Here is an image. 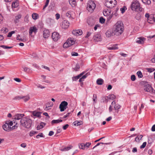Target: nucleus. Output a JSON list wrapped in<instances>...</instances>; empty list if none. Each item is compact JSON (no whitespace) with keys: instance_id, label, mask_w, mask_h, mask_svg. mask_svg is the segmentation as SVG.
<instances>
[{"instance_id":"f8f14e48","label":"nucleus","mask_w":155,"mask_h":155,"mask_svg":"<svg viewBox=\"0 0 155 155\" xmlns=\"http://www.w3.org/2000/svg\"><path fill=\"white\" fill-rule=\"evenodd\" d=\"M38 29L35 26L31 27L29 29V35H31L33 32L36 33Z\"/></svg>"},{"instance_id":"f03ea898","label":"nucleus","mask_w":155,"mask_h":155,"mask_svg":"<svg viewBox=\"0 0 155 155\" xmlns=\"http://www.w3.org/2000/svg\"><path fill=\"white\" fill-rule=\"evenodd\" d=\"M130 8L132 10L138 12H142L144 10V9L140 7V3L137 0L133 1L132 2Z\"/></svg>"},{"instance_id":"c85d7f7f","label":"nucleus","mask_w":155,"mask_h":155,"mask_svg":"<svg viewBox=\"0 0 155 155\" xmlns=\"http://www.w3.org/2000/svg\"><path fill=\"white\" fill-rule=\"evenodd\" d=\"M104 82L103 80L102 79H98L97 80V84L101 85L103 84Z\"/></svg>"},{"instance_id":"bb28decb","label":"nucleus","mask_w":155,"mask_h":155,"mask_svg":"<svg viewBox=\"0 0 155 155\" xmlns=\"http://www.w3.org/2000/svg\"><path fill=\"white\" fill-rule=\"evenodd\" d=\"M62 120H61V119L54 120H53L51 121V123L52 124H58L60 122H62Z\"/></svg>"},{"instance_id":"69168bd1","label":"nucleus","mask_w":155,"mask_h":155,"mask_svg":"<svg viewBox=\"0 0 155 155\" xmlns=\"http://www.w3.org/2000/svg\"><path fill=\"white\" fill-rule=\"evenodd\" d=\"M55 16L57 19H59L60 17V15L58 13L56 14L55 15Z\"/></svg>"},{"instance_id":"0e129e2a","label":"nucleus","mask_w":155,"mask_h":155,"mask_svg":"<svg viewBox=\"0 0 155 155\" xmlns=\"http://www.w3.org/2000/svg\"><path fill=\"white\" fill-rule=\"evenodd\" d=\"M54 132L52 131H51L49 132V133L48 134V135L49 136H51L53 135L54 134Z\"/></svg>"},{"instance_id":"f257e3e1","label":"nucleus","mask_w":155,"mask_h":155,"mask_svg":"<svg viewBox=\"0 0 155 155\" xmlns=\"http://www.w3.org/2000/svg\"><path fill=\"white\" fill-rule=\"evenodd\" d=\"M116 35H119L122 33L124 30V25L123 23L120 21L117 22L112 28Z\"/></svg>"},{"instance_id":"423d86ee","label":"nucleus","mask_w":155,"mask_h":155,"mask_svg":"<svg viewBox=\"0 0 155 155\" xmlns=\"http://www.w3.org/2000/svg\"><path fill=\"white\" fill-rule=\"evenodd\" d=\"M117 4L115 0H106L105 5L108 8H112Z\"/></svg>"},{"instance_id":"6ab92c4d","label":"nucleus","mask_w":155,"mask_h":155,"mask_svg":"<svg viewBox=\"0 0 155 155\" xmlns=\"http://www.w3.org/2000/svg\"><path fill=\"white\" fill-rule=\"evenodd\" d=\"M70 46L73 45L75 43V41L73 38H69L67 41Z\"/></svg>"},{"instance_id":"338daca9","label":"nucleus","mask_w":155,"mask_h":155,"mask_svg":"<svg viewBox=\"0 0 155 155\" xmlns=\"http://www.w3.org/2000/svg\"><path fill=\"white\" fill-rule=\"evenodd\" d=\"M151 130L152 131H155V124L153 125L151 128Z\"/></svg>"},{"instance_id":"603ef678","label":"nucleus","mask_w":155,"mask_h":155,"mask_svg":"<svg viewBox=\"0 0 155 155\" xmlns=\"http://www.w3.org/2000/svg\"><path fill=\"white\" fill-rule=\"evenodd\" d=\"M79 147L81 149H82L84 150V149L85 147H84V143H81L80 145H79Z\"/></svg>"},{"instance_id":"72a5a7b5","label":"nucleus","mask_w":155,"mask_h":155,"mask_svg":"<svg viewBox=\"0 0 155 155\" xmlns=\"http://www.w3.org/2000/svg\"><path fill=\"white\" fill-rule=\"evenodd\" d=\"M142 2L146 4L150 5L151 2L150 0H141Z\"/></svg>"},{"instance_id":"f704fd0d","label":"nucleus","mask_w":155,"mask_h":155,"mask_svg":"<svg viewBox=\"0 0 155 155\" xmlns=\"http://www.w3.org/2000/svg\"><path fill=\"white\" fill-rule=\"evenodd\" d=\"M23 98L24 101L26 102L27 101H28L30 99V97L29 96H22Z\"/></svg>"},{"instance_id":"e433bc0d","label":"nucleus","mask_w":155,"mask_h":155,"mask_svg":"<svg viewBox=\"0 0 155 155\" xmlns=\"http://www.w3.org/2000/svg\"><path fill=\"white\" fill-rule=\"evenodd\" d=\"M16 39L17 40H18L20 41H26V39L25 37H24L23 38H19L18 37L16 38Z\"/></svg>"},{"instance_id":"9d476101","label":"nucleus","mask_w":155,"mask_h":155,"mask_svg":"<svg viewBox=\"0 0 155 155\" xmlns=\"http://www.w3.org/2000/svg\"><path fill=\"white\" fill-rule=\"evenodd\" d=\"M51 37L54 41H57L60 38V35L56 32H54L52 33Z\"/></svg>"},{"instance_id":"4468645a","label":"nucleus","mask_w":155,"mask_h":155,"mask_svg":"<svg viewBox=\"0 0 155 155\" xmlns=\"http://www.w3.org/2000/svg\"><path fill=\"white\" fill-rule=\"evenodd\" d=\"M146 39L143 37H140L137 38V39L136 41V43L139 44H143L144 41Z\"/></svg>"},{"instance_id":"473e14b6","label":"nucleus","mask_w":155,"mask_h":155,"mask_svg":"<svg viewBox=\"0 0 155 155\" xmlns=\"http://www.w3.org/2000/svg\"><path fill=\"white\" fill-rule=\"evenodd\" d=\"M107 97L109 99L113 100L115 98L116 96L113 94H112L109 95Z\"/></svg>"},{"instance_id":"4c0bfd02","label":"nucleus","mask_w":155,"mask_h":155,"mask_svg":"<svg viewBox=\"0 0 155 155\" xmlns=\"http://www.w3.org/2000/svg\"><path fill=\"white\" fill-rule=\"evenodd\" d=\"M117 45H115L113 46L112 47H110L108 48L109 50H115L118 49V48L117 47Z\"/></svg>"},{"instance_id":"20e7f679","label":"nucleus","mask_w":155,"mask_h":155,"mask_svg":"<svg viewBox=\"0 0 155 155\" xmlns=\"http://www.w3.org/2000/svg\"><path fill=\"white\" fill-rule=\"evenodd\" d=\"M144 90L152 94L155 93V90L153 89L151 85L147 82H144Z\"/></svg>"},{"instance_id":"6e6552de","label":"nucleus","mask_w":155,"mask_h":155,"mask_svg":"<svg viewBox=\"0 0 155 155\" xmlns=\"http://www.w3.org/2000/svg\"><path fill=\"white\" fill-rule=\"evenodd\" d=\"M68 103L67 102L64 101H62L59 105V108L61 112L64 111L67 107Z\"/></svg>"},{"instance_id":"aec40b11","label":"nucleus","mask_w":155,"mask_h":155,"mask_svg":"<svg viewBox=\"0 0 155 155\" xmlns=\"http://www.w3.org/2000/svg\"><path fill=\"white\" fill-rule=\"evenodd\" d=\"M94 40L95 41H101V39L100 35L96 34L93 38Z\"/></svg>"},{"instance_id":"f3484780","label":"nucleus","mask_w":155,"mask_h":155,"mask_svg":"<svg viewBox=\"0 0 155 155\" xmlns=\"http://www.w3.org/2000/svg\"><path fill=\"white\" fill-rule=\"evenodd\" d=\"M3 129L5 131H9L11 130V127H10L8 124L5 122V124L2 126Z\"/></svg>"},{"instance_id":"864d4df0","label":"nucleus","mask_w":155,"mask_h":155,"mask_svg":"<svg viewBox=\"0 0 155 155\" xmlns=\"http://www.w3.org/2000/svg\"><path fill=\"white\" fill-rule=\"evenodd\" d=\"M84 147L88 148L91 145V143L90 142H87L85 144L84 143Z\"/></svg>"},{"instance_id":"b1692460","label":"nucleus","mask_w":155,"mask_h":155,"mask_svg":"<svg viewBox=\"0 0 155 155\" xmlns=\"http://www.w3.org/2000/svg\"><path fill=\"white\" fill-rule=\"evenodd\" d=\"M84 73L85 72H83L82 73L80 74L79 75H78V76L73 77V80L74 81V80H76L78 79L81 77L83 75H84Z\"/></svg>"},{"instance_id":"e2e57ef3","label":"nucleus","mask_w":155,"mask_h":155,"mask_svg":"<svg viewBox=\"0 0 155 155\" xmlns=\"http://www.w3.org/2000/svg\"><path fill=\"white\" fill-rule=\"evenodd\" d=\"M147 70L148 71L150 72H151L152 71H154L155 70L153 68H147Z\"/></svg>"},{"instance_id":"de8ad7c7","label":"nucleus","mask_w":155,"mask_h":155,"mask_svg":"<svg viewBox=\"0 0 155 155\" xmlns=\"http://www.w3.org/2000/svg\"><path fill=\"white\" fill-rule=\"evenodd\" d=\"M71 12L70 11L68 12L66 14V16L68 18H70L71 17Z\"/></svg>"},{"instance_id":"bf43d9fd","label":"nucleus","mask_w":155,"mask_h":155,"mask_svg":"<svg viewBox=\"0 0 155 155\" xmlns=\"http://www.w3.org/2000/svg\"><path fill=\"white\" fill-rule=\"evenodd\" d=\"M117 10H118V9H117L115 10V11L112 12V14L116 16H117Z\"/></svg>"},{"instance_id":"1a4fd4ad","label":"nucleus","mask_w":155,"mask_h":155,"mask_svg":"<svg viewBox=\"0 0 155 155\" xmlns=\"http://www.w3.org/2000/svg\"><path fill=\"white\" fill-rule=\"evenodd\" d=\"M105 34L106 37L108 38L116 35L114 32V31L112 28L107 30L105 33Z\"/></svg>"},{"instance_id":"ddd939ff","label":"nucleus","mask_w":155,"mask_h":155,"mask_svg":"<svg viewBox=\"0 0 155 155\" xmlns=\"http://www.w3.org/2000/svg\"><path fill=\"white\" fill-rule=\"evenodd\" d=\"M72 33L74 35L78 36L81 35L82 34V31L81 29L73 30Z\"/></svg>"},{"instance_id":"a18cd8bd","label":"nucleus","mask_w":155,"mask_h":155,"mask_svg":"<svg viewBox=\"0 0 155 155\" xmlns=\"http://www.w3.org/2000/svg\"><path fill=\"white\" fill-rule=\"evenodd\" d=\"M6 122L8 124L9 126L10 127L12 126L13 124V122L12 121H6Z\"/></svg>"},{"instance_id":"dca6fc26","label":"nucleus","mask_w":155,"mask_h":155,"mask_svg":"<svg viewBox=\"0 0 155 155\" xmlns=\"http://www.w3.org/2000/svg\"><path fill=\"white\" fill-rule=\"evenodd\" d=\"M87 23L89 25L91 26L94 25L95 23V21L92 18H90L87 20Z\"/></svg>"},{"instance_id":"a878e982","label":"nucleus","mask_w":155,"mask_h":155,"mask_svg":"<svg viewBox=\"0 0 155 155\" xmlns=\"http://www.w3.org/2000/svg\"><path fill=\"white\" fill-rule=\"evenodd\" d=\"M45 124L43 122H41L40 125H38L37 128L38 130L40 129H41L43 128L45 125Z\"/></svg>"},{"instance_id":"c756f323","label":"nucleus","mask_w":155,"mask_h":155,"mask_svg":"<svg viewBox=\"0 0 155 155\" xmlns=\"http://www.w3.org/2000/svg\"><path fill=\"white\" fill-rule=\"evenodd\" d=\"M32 17L33 19L36 20L38 18V14L35 13H33L32 15Z\"/></svg>"},{"instance_id":"79ce46f5","label":"nucleus","mask_w":155,"mask_h":155,"mask_svg":"<svg viewBox=\"0 0 155 155\" xmlns=\"http://www.w3.org/2000/svg\"><path fill=\"white\" fill-rule=\"evenodd\" d=\"M68 43L67 42V41L66 42L64 43L63 45V48H66L70 47Z\"/></svg>"},{"instance_id":"2f4dec72","label":"nucleus","mask_w":155,"mask_h":155,"mask_svg":"<svg viewBox=\"0 0 155 155\" xmlns=\"http://www.w3.org/2000/svg\"><path fill=\"white\" fill-rule=\"evenodd\" d=\"M41 113L39 112H33V114L34 116L39 117L40 116Z\"/></svg>"},{"instance_id":"4d7b16f0","label":"nucleus","mask_w":155,"mask_h":155,"mask_svg":"<svg viewBox=\"0 0 155 155\" xmlns=\"http://www.w3.org/2000/svg\"><path fill=\"white\" fill-rule=\"evenodd\" d=\"M18 126V125H17V122L16 123V124L14 125L12 127H11V130H13L14 129H15L16 128H17Z\"/></svg>"},{"instance_id":"13d9d810","label":"nucleus","mask_w":155,"mask_h":155,"mask_svg":"<svg viewBox=\"0 0 155 155\" xmlns=\"http://www.w3.org/2000/svg\"><path fill=\"white\" fill-rule=\"evenodd\" d=\"M78 54L75 52H73L71 53V55L72 56H78Z\"/></svg>"},{"instance_id":"5701e85b","label":"nucleus","mask_w":155,"mask_h":155,"mask_svg":"<svg viewBox=\"0 0 155 155\" xmlns=\"http://www.w3.org/2000/svg\"><path fill=\"white\" fill-rule=\"evenodd\" d=\"M69 2L73 7H75L76 5L75 0H69Z\"/></svg>"},{"instance_id":"2eb2a0df","label":"nucleus","mask_w":155,"mask_h":155,"mask_svg":"<svg viewBox=\"0 0 155 155\" xmlns=\"http://www.w3.org/2000/svg\"><path fill=\"white\" fill-rule=\"evenodd\" d=\"M43 37L45 38H46L49 36L50 32L48 29H45L43 31Z\"/></svg>"},{"instance_id":"9b49d317","label":"nucleus","mask_w":155,"mask_h":155,"mask_svg":"<svg viewBox=\"0 0 155 155\" xmlns=\"http://www.w3.org/2000/svg\"><path fill=\"white\" fill-rule=\"evenodd\" d=\"M69 22L67 20H64L63 22L62 28L63 29H66L68 28L69 26Z\"/></svg>"},{"instance_id":"7c9ffc66","label":"nucleus","mask_w":155,"mask_h":155,"mask_svg":"<svg viewBox=\"0 0 155 155\" xmlns=\"http://www.w3.org/2000/svg\"><path fill=\"white\" fill-rule=\"evenodd\" d=\"M22 68L23 69V71H24L25 72H26L27 73H30L31 72L30 69L28 68L24 67H22Z\"/></svg>"},{"instance_id":"412c9836","label":"nucleus","mask_w":155,"mask_h":155,"mask_svg":"<svg viewBox=\"0 0 155 155\" xmlns=\"http://www.w3.org/2000/svg\"><path fill=\"white\" fill-rule=\"evenodd\" d=\"M72 147V146L70 145L69 146L67 147H66L64 146H62L60 148V150L63 151H68L71 149Z\"/></svg>"},{"instance_id":"c03bdc74","label":"nucleus","mask_w":155,"mask_h":155,"mask_svg":"<svg viewBox=\"0 0 155 155\" xmlns=\"http://www.w3.org/2000/svg\"><path fill=\"white\" fill-rule=\"evenodd\" d=\"M89 74L88 73H87L86 74H85L84 75H83L82 77L81 78L83 80H84V79L86 78L87 77Z\"/></svg>"},{"instance_id":"774afa93","label":"nucleus","mask_w":155,"mask_h":155,"mask_svg":"<svg viewBox=\"0 0 155 155\" xmlns=\"http://www.w3.org/2000/svg\"><path fill=\"white\" fill-rule=\"evenodd\" d=\"M151 61L152 62L155 63V54L154 55V57L151 59Z\"/></svg>"},{"instance_id":"6e6d98bb","label":"nucleus","mask_w":155,"mask_h":155,"mask_svg":"<svg viewBox=\"0 0 155 155\" xmlns=\"http://www.w3.org/2000/svg\"><path fill=\"white\" fill-rule=\"evenodd\" d=\"M131 79L132 81H134L136 80V78L135 75H132L131 76Z\"/></svg>"},{"instance_id":"a211bd4d","label":"nucleus","mask_w":155,"mask_h":155,"mask_svg":"<svg viewBox=\"0 0 155 155\" xmlns=\"http://www.w3.org/2000/svg\"><path fill=\"white\" fill-rule=\"evenodd\" d=\"M112 105H114V108L115 110H118L120 108L121 106L117 104H116L115 101H113L111 103Z\"/></svg>"},{"instance_id":"ea45409f","label":"nucleus","mask_w":155,"mask_h":155,"mask_svg":"<svg viewBox=\"0 0 155 155\" xmlns=\"http://www.w3.org/2000/svg\"><path fill=\"white\" fill-rule=\"evenodd\" d=\"M80 68V66L78 64H77L75 66V67L73 69L76 71H78Z\"/></svg>"},{"instance_id":"39448f33","label":"nucleus","mask_w":155,"mask_h":155,"mask_svg":"<svg viewBox=\"0 0 155 155\" xmlns=\"http://www.w3.org/2000/svg\"><path fill=\"white\" fill-rule=\"evenodd\" d=\"M95 7L96 5L94 1L90 0L87 3V9L89 12H92Z\"/></svg>"},{"instance_id":"09e8293b","label":"nucleus","mask_w":155,"mask_h":155,"mask_svg":"<svg viewBox=\"0 0 155 155\" xmlns=\"http://www.w3.org/2000/svg\"><path fill=\"white\" fill-rule=\"evenodd\" d=\"M147 144L146 142H144L140 146V149L144 148L145 146H146Z\"/></svg>"},{"instance_id":"5fc2aeb1","label":"nucleus","mask_w":155,"mask_h":155,"mask_svg":"<svg viewBox=\"0 0 155 155\" xmlns=\"http://www.w3.org/2000/svg\"><path fill=\"white\" fill-rule=\"evenodd\" d=\"M23 98L22 96H17L15 97L14 98V100H19L20 99H22Z\"/></svg>"},{"instance_id":"680f3d73","label":"nucleus","mask_w":155,"mask_h":155,"mask_svg":"<svg viewBox=\"0 0 155 155\" xmlns=\"http://www.w3.org/2000/svg\"><path fill=\"white\" fill-rule=\"evenodd\" d=\"M14 80L15 81L17 82H20L21 81V80L20 79L18 78H15L14 79Z\"/></svg>"},{"instance_id":"58836bf2","label":"nucleus","mask_w":155,"mask_h":155,"mask_svg":"<svg viewBox=\"0 0 155 155\" xmlns=\"http://www.w3.org/2000/svg\"><path fill=\"white\" fill-rule=\"evenodd\" d=\"M137 74L138 77L140 78H141L143 77L142 73L140 71H137Z\"/></svg>"},{"instance_id":"c9c22d12","label":"nucleus","mask_w":155,"mask_h":155,"mask_svg":"<svg viewBox=\"0 0 155 155\" xmlns=\"http://www.w3.org/2000/svg\"><path fill=\"white\" fill-rule=\"evenodd\" d=\"M93 100L94 103H96L97 101V96L96 94H94L93 95Z\"/></svg>"},{"instance_id":"3c124183","label":"nucleus","mask_w":155,"mask_h":155,"mask_svg":"<svg viewBox=\"0 0 155 155\" xmlns=\"http://www.w3.org/2000/svg\"><path fill=\"white\" fill-rule=\"evenodd\" d=\"M126 9V7L124 6L123 8H120V10L121 12L122 13H123L124 12L125 10Z\"/></svg>"},{"instance_id":"37998d69","label":"nucleus","mask_w":155,"mask_h":155,"mask_svg":"<svg viewBox=\"0 0 155 155\" xmlns=\"http://www.w3.org/2000/svg\"><path fill=\"white\" fill-rule=\"evenodd\" d=\"M105 20L104 18L103 17H101L100 18L99 21L101 23H104L105 22Z\"/></svg>"},{"instance_id":"393cba45","label":"nucleus","mask_w":155,"mask_h":155,"mask_svg":"<svg viewBox=\"0 0 155 155\" xmlns=\"http://www.w3.org/2000/svg\"><path fill=\"white\" fill-rule=\"evenodd\" d=\"M17 1L14 2L12 3V7L13 8H16L17 7L19 6V4L18 3Z\"/></svg>"},{"instance_id":"052dcab7","label":"nucleus","mask_w":155,"mask_h":155,"mask_svg":"<svg viewBox=\"0 0 155 155\" xmlns=\"http://www.w3.org/2000/svg\"><path fill=\"white\" fill-rule=\"evenodd\" d=\"M69 127V125L68 124H66L63 126V129L64 130H66Z\"/></svg>"},{"instance_id":"8fccbe9b","label":"nucleus","mask_w":155,"mask_h":155,"mask_svg":"<svg viewBox=\"0 0 155 155\" xmlns=\"http://www.w3.org/2000/svg\"><path fill=\"white\" fill-rule=\"evenodd\" d=\"M39 137H44L43 135V134L42 133H40L38 135H37L36 136V137L37 138H39Z\"/></svg>"},{"instance_id":"a19ab883","label":"nucleus","mask_w":155,"mask_h":155,"mask_svg":"<svg viewBox=\"0 0 155 155\" xmlns=\"http://www.w3.org/2000/svg\"><path fill=\"white\" fill-rule=\"evenodd\" d=\"M103 13L104 15L105 16H107L110 14V13L109 11H104Z\"/></svg>"},{"instance_id":"0eeeda50","label":"nucleus","mask_w":155,"mask_h":155,"mask_svg":"<svg viewBox=\"0 0 155 155\" xmlns=\"http://www.w3.org/2000/svg\"><path fill=\"white\" fill-rule=\"evenodd\" d=\"M145 17L147 18V21L149 23H153L155 21V19L153 15H149L148 13H147L145 15Z\"/></svg>"},{"instance_id":"49530a36","label":"nucleus","mask_w":155,"mask_h":155,"mask_svg":"<svg viewBox=\"0 0 155 155\" xmlns=\"http://www.w3.org/2000/svg\"><path fill=\"white\" fill-rule=\"evenodd\" d=\"M38 133V132L37 131H31L30 132V136H33L34 134H36Z\"/></svg>"},{"instance_id":"cd10ccee","label":"nucleus","mask_w":155,"mask_h":155,"mask_svg":"<svg viewBox=\"0 0 155 155\" xmlns=\"http://www.w3.org/2000/svg\"><path fill=\"white\" fill-rule=\"evenodd\" d=\"M21 18V15L20 14L18 15L17 16L15 17V18L14 19V22L15 23H18L19 22V19Z\"/></svg>"},{"instance_id":"4be33fe9","label":"nucleus","mask_w":155,"mask_h":155,"mask_svg":"<svg viewBox=\"0 0 155 155\" xmlns=\"http://www.w3.org/2000/svg\"><path fill=\"white\" fill-rule=\"evenodd\" d=\"M24 116V114H17L14 116V119L19 120L22 118Z\"/></svg>"},{"instance_id":"7ed1b4c3","label":"nucleus","mask_w":155,"mask_h":155,"mask_svg":"<svg viewBox=\"0 0 155 155\" xmlns=\"http://www.w3.org/2000/svg\"><path fill=\"white\" fill-rule=\"evenodd\" d=\"M21 125L27 128H29L31 126L32 121L31 119L27 118H23L20 121Z\"/></svg>"}]
</instances>
